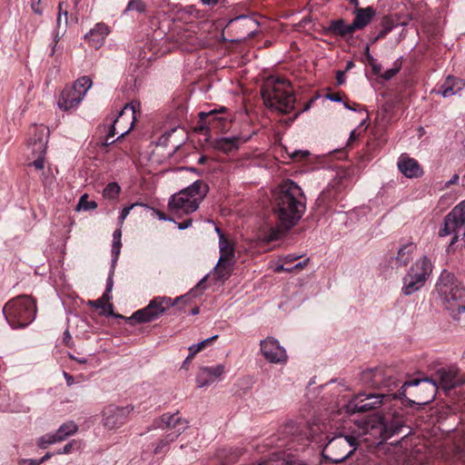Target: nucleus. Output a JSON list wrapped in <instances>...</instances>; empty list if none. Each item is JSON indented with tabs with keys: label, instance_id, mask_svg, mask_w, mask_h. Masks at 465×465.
<instances>
[{
	"label": "nucleus",
	"instance_id": "obj_13",
	"mask_svg": "<svg viewBox=\"0 0 465 465\" xmlns=\"http://www.w3.org/2000/svg\"><path fill=\"white\" fill-rule=\"evenodd\" d=\"M134 410L131 406L118 407L109 405L103 411V424L108 430L117 429L127 422L129 414Z\"/></svg>",
	"mask_w": 465,
	"mask_h": 465
},
{
	"label": "nucleus",
	"instance_id": "obj_17",
	"mask_svg": "<svg viewBox=\"0 0 465 465\" xmlns=\"http://www.w3.org/2000/svg\"><path fill=\"white\" fill-rule=\"evenodd\" d=\"M49 130L43 124L32 125L28 132V144L34 153H45Z\"/></svg>",
	"mask_w": 465,
	"mask_h": 465
},
{
	"label": "nucleus",
	"instance_id": "obj_45",
	"mask_svg": "<svg viewBox=\"0 0 465 465\" xmlns=\"http://www.w3.org/2000/svg\"><path fill=\"white\" fill-rule=\"evenodd\" d=\"M300 258H301V256L292 253V254H287V255L283 256L282 258H281V261H282L284 262V264L288 265V264L292 263L293 262L297 261Z\"/></svg>",
	"mask_w": 465,
	"mask_h": 465
},
{
	"label": "nucleus",
	"instance_id": "obj_32",
	"mask_svg": "<svg viewBox=\"0 0 465 465\" xmlns=\"http://www.w3.org/2000/svg\"><path fill=\"white\" fill-rule=\"evenodd\" d=\"M382 29L379 32V34L371 40V43L374 44L380 39L384 38L394 27L393 21L389 16H384L381 20Z\"/></svg>",
	"mask_w": 465,
	"mask_h": 465
},
{
	"label": "nucleus",
	"instance_id": "obj_49",
	"mask_svg": "<svg viewBox=\"0 0 465 465\" xmlns=\"http://www.w3.org/2000/svg\"><path fill=\"white\" fill-rule=\"evenodd\" d=\"M363 54H364V56L366 58V61L368 62V64H372L373 62L375 61V59H374V57L370 53V46L369 45H366Z\"/></svg>",
	"mask_w": 465,
	"mask_h": 465
},
{
	"label": "nucleus",
	"instance_id": "obj_15",
	"mask_svg": "<svg viewBox=\"0 0 465 465\" xmlns=\"http://www.w3.org/2000/svg\"><path fill=\"white\" fill-rule=\"evenodd\" d=\"M261 352L262 356L272 363H285L287 361L286 351L282 347L279 341L272 338L268 337L261 341Z\"/></svg>",
	"mask_w": 465,
	"mask_h": 465
},
{
	"label": "nucleus",
	"instance_id": "obj_3",
	"mask_svg": "<svg viewBox=\"0 0 465 465\" xmlns=\"http://www.w3.org/2000/svg\"><path fill=\"white\" fill-rule=\"evenodd\" d=\"M272 210L282 227L290 230L302 219L306 211V196L293 181L287 180L273 191Z\"/></svg>",
	"mask_w": 465,
	"mask_h": 465
},
{
	"label": "nucleus",
	"instance_id": "obj_2",
	"mask_svg": "<svg viewBox=\"0 0 465 465\" xmlns=\"http://www.w3.org/2000/svg\"><path fill=\"white\" fill-rule=\"evenodd\" d=\"M404 422V416L396 411L374 415L361 422L357 421L359 429L357 436L343 432H339L331 438L327 435L328 442L323 448L322 457L325 461L341 464L353 455L360 444L361 435L369 434L382 442L399 434Z\"/></svg>",
	"mask_w": 465,
	"mask_h": 465
},
{
	"label": "nucleus",
	"instance_id": "obj_20",
	"mask_svg": "<svg viewBox=\"0 0 465 465\" xmlns=\"http://www.w3.org/2000/svg\"><path fill=\"white\" fill-rule=\"evenodd\" d=\"M224 371L225 367L223 364H217L211 367L204 366L200 368L196 376L197 386L203 388L211 385L216 380L220 379Z\"/></svg>",
	"mask_w": 465,
	"mask_h": 465
},
{
	"label": "nucleus",
	"instance_id": "obj_21",
	"mask_svg": "<svg viewBox=\"0 0 465 465\" xmlns=\"http://www.w3.org/2000/svg\"><path fill=\"white\" fill-rule=\"evenodd\" d=\"M401 173L408 178H418L423 173L422 168L417 160L406 154H401L397 163Z\"/></svg>",
	"mask_w": 465,
	"mask_h": 465
},
{
	"label": "nucleus",
	"instance_id": "obj_41",
	"mask_svg": "<svg viewBox=\"0 0 465 465\" xmlns=\"http://www.w3.org/2000/svg\"><path fill=\"white\" fill-rule=\"evenodd\" d=\"M38 156L37 158L30 163V165L34 166L36 170H42L45 166V159L44 154L45 153H36Z\"/></svg>",
	"mask_w": 465,
	"mask_h": 465
},
{
	"label": "nucleus",
	"instance_id": "obj_44",
	"mask_svg": "<svg viewBox=\"0 0 465 465\" xmlns=\"http://www.w3.org/2000/svg\"><path fill=\"white\" fill-rule=\"evenodd\" d=\"M75 444V441L73 440L71 442L66 443L63 449L58 450L55 454H67L70 453Z\"/></svg>",
	"mask_w": 465,
	"mask_h": 465
},
{
	"label": "nucleus",
	"instance_id": "obj_9",
	"mask_svg": "<svg viewBox=\"0 0 465 465\" xmlns=\"http://www.w3.org/2000/svg\"><path fill=\"white\" fill-rule=\"evenodd\" d=\"M403 386H422L430 387L431 397L433 398L438 388H441L446 392L457 388L463 389L465 386V374L460 373L457 369H444L438 370L430 378L423 380L413 379L405 381Z\"/></svg>",
	"mask_w": 465,
	"mask_h": 465
},
{
	"label": "nucleus",
	"instance_id": "obj_30",
	"mask_svg": "<svg viewBox=\"0 0 465 465\" xmlns=\"http://www.w3.org/2000/svg\"><path fill=\"white\" fill-rule=\"evenodd\" d=\"M78 430V426L74 421H68L62 424L54 432L59 442L66 440L69 436L74 434Z\"/></svg>",
	"mask_w": 465,
	"mask_h": 465
},
{
	"label": "nucleus",
	"instance_id": "obj_8",
	"mask_svg": "<svg viewBox=\"0 0 465 465\" xmlns=\"http://www.w3.org/2000/svg\"><path fill=\"white\" fill-rule=\"evenodd\" d=\"M204 282L205 278L200 281L199 283L187 294L180 296L173 301L170 297L166 296L154 297L149 302L147 306L134 312L129 318V321H134L137 323H147L157 320L160 316L165 313L168 309L175 305L178 301L187 299L190 296L195 297L202 294L205 288L203 285Z\"/></svg>",
	"mask_w": 465,
	"mask_h": 465
},
{
	"label": "nucleus",
	"instance_id": "obj_33",
	"mask_svg": "<svg viewBox=\"0 0 465 465\" xmlns=\"http://www.w3.org/2000/svg\"><path fill=\"white\" fill-rule=\"evenodd\" d=\"M146 11V5L142 0H130L127 4L125 9L124 10V15H128L131 12H136L139 14L144 13Z\"/></svg>",
	"mask_w": 465,
	"mask_h": 465
},
{
	"label": "nucleus",
	"instance_id": "obj_26",
	"mask_svg": "<svg viewBox=\"0 0 465 465\" xmlns=\"http://www.w3.org/2000/svg\"><path fill=\"white\" fill-rule=\"evenodd\" d=\"M216 232L219 234V249L220 258L222 262H234V242L231 241L220 228L216 227Z\"/></svg>",
	"mask_w": 465,
	"mask_h": 465
},
{
	"label": "nucleus",
	"instance_id": "obj_34",
	"mask_svg": "<svg viewBox=\"0 0 465 465\" xmlns=\"http://www.w3.org/2000/svg\"><path fill=\"white\" fill-rule=\"evenodd\" d=\"M121 187L115 182L109 183L104 189L103 195L109 200H114L119 196Z\"/></svg>",
	"mask_w": 465,
	"mask_h": 465
},
{
	"label": "nucleus",
	"instance_id": "obj_22",
	"mask_svg": "<svg viewBox=\"0 0 465 465\" xmlns=\"http://www.w3.org/2000/svg\"><path fill=\"white\" fill-rule=\"evenodd\" d=\"M354 29L351 24L347 25L343 19L331 20L329 25L323 28L325 35L340 36L342 38L351 37Z\"/></svg>",
	"mask_w": 465,
	"mask_h": 465
},
{
	"label": "nucleus",
	"instance_id": "obj_39",
	"mask_svg": "<svg viewBox=\"0 0 465 465\" xmlns=\"http://www.w3.org/2000/svg\"><path fill=\"white\" fill-rule=\"evenodd\" d=\"M173 440H169V438H167V435L159 440V442L154 447L153 452L155 454H163L165 453L168 450V445L170 442H173Z\"/></svg>",
	"mask_w": 465,
	"mask_h": 465
},
{
	"label": "nucleus",
	"instance_id": "obj_10",
	"mask_svg": "<svg viewBox=\"0 0 465 465\" xmlns=\"http://www.w3.org/2000/svg\"><path fill=\"white\" fill-rule=\"evenodd\" d=\"M432 272V264L428 257L423 256L417 260L402 278L401 292L411 295L420 290Z\"/></svg>",
	"mask_w": 465,
	"mask_h": 465
},
{
	"label": "nucleus",
	"instance_id": "obj_58",
	"mask_svg": "<svg viewBox=\"0 0 465 465\" xmlns=\"http://www.w3.org/2000/svg\"><path fill=\"white\" fill-rule=\"evenodd\" d=\"M192 222H193L192 219H186L183 223H179V228L180 229H186L189 226H191Z\"/></svg>",
	"mask_w": 465,
	"mask_h": 465
},
{
	"label": "nucleus",
	"instance_id": "obj_11",
	"mask_svg": "<svg viewBox=\"0 0 465 465\" xmlns=\"http://www.w3.org/2000/svg\"><path fill=\"white\" fill-rule=\"evenodd\" d=\"M93 81L89 76L78 78L72 86H66L62 91L58 106L64 111L77 106L84 99L86 92L92 87Z\"/></svg>",
	"mask_w": 465,
	"mask_h": 465
},
{
	"label": "nucleus",
	"instance_id": "obj_23",
	"mask_svg": "<svg viewBox=\"0 0 465 465\" xmlns=\"http://www.w3.org/2000/svg\"><path fill=\"white\" fill-rule=\"evenodd\" d=\"M108 34V26L104 23H98L84 35V39L91 47L98 49L104 45Z\"/></svg>",
	"mask_w": 465,
	"mask_h": 465
},
{
	"label": "nucleus",
	"instance_id": "obj_29",
	"mask_svg": "<svg viewBox=\"0 0 465 465\" xmlns=\"http://www.w3.org/2000/svg\"><path fill=\"white\" fill-rule=\"evenodd\" d=\"M234 262H222L221 259H219L218 263L216 264L214 268V277L217 281H225L230 278L232 268H233Z\"/></svg>",
	"mask_w": 465,
	"mask_h": 465
},
{
	"label": "nucleus",
	"instance_id": "obj_5",
	"mask_svg": "<svg viewBox=\"0 0 465 465\" xmlns=\"http://www.w3.org/2000/svg\"><path fill=\"white\" fill-rule=\"evenodd\" d=\"M3 313L13 329H24L36 317V299L28 294L15 296L5 304Z\"/></svg>",
	"mask_w": 465,
	"mask_h": 465
},
{
	"label": "nucleus",
	"instance_id": "obj_54",
	"mask_svg": "<svg viewBox=\"0 0 465 465\" xmlns=\"http://www.w3.org/2000/svg\"><path fill=\"white\" fill-rule=\"evenodd\" d=\"M336 80L338 84H343L345 82L344 73L341 71L337 72Z\"/></svg>",
	"mask_w": 465,
	"mask_h": 465
},
{
	"label": "nucleus",
	"instance_id": "obj_64",
	"mask_svg": "<svg viewBox=\"0 0 465 465\" xmlns=\"http://www.w3.org/2000/svg\"><path fill=\"white\" fill-rule=\"evenodd\" d=\"M207 161H208V157H207V156L203 155V156H201V157L199 158V160H198V163H199V164H204V163H207Z\"/></svg>",
	"mask_w": 465,
	"mask_h": 465
},
{
	"label": "nucleus",
	"instance_id": "obj_25",
	"mask_svg": "<svg viewBox=\"0 0 465 465\" xmlns=\"http://www.w3.org/2000/svg\"><path fill=\"white\" fill-rule=\"evenodd\" d=\"M465 87V81L460 77L448 75L440 84L438 94L443 97L452 96L460 92Z\"/></svg>",
	"mask_w": 465,
	"mask_h": 465
},
{
	"label": "nucleus",
	"instance_id": "obj_36",
	"mask_svg": "<svg viewBox=\"0 0 465 465\" xmlns=\"http://www.w3.org/2000/svg\"><path fill=\"white\" fill-rule=\"evenodd\" d=\"M59 442L55 434L47 433L43 435L37 440V446L41 449H46L49 445Z\"/></svg>",
	"mask_w": 465,
	"mask_h": 465
},
{
	"label": "nucleus",
	"instance_id": "obj_53",
	"mask_svg": "<svg viewBox=\"0 0 465 465\" xmlns=\"http://www.w3.org/2000/svg\"><path fill=\"white\" fill-rule=\"evenodd\" d=\"M344 105L346 108H348L350 110L356 111L358 107H361V110L365 111V109L363 107H361L360 104H358L354 102L353 103H345Z\"/></svg>",
	"mask_w": 465,
	"mask_h": 465
},
{
	"label": "nucleus",
	"instance_id": "obj_60",
	"mask_svg": "<svg viewBox=\"0 0 465 465\" xmlns=\"http://www.w3.org/2000/svg\"><path fill=\"white\" fill-rule=\"evenodd\" d=\"M113 237H114V241H121V237H122V232H121V229H117L114 232V234H113Z\"/></svg>",
	"mask_w": 465,
	"mask_h": 465
},
{
	"label": "nucleus",
	"instance_id": "obj_42",
	"mask_svg": "<svg viewBox=\"0 0 465 465\" xmlns=\"http://www.w3.org/2000/svg\"><path fill=\"white\" fill-rule=\"evenodd\" d=\"M121 247H122V242L121 241L117 240V241H114L113 242V246H112V253L114 257V261H116L118 259V256L120 254V251H121Z\"/></svg>",
	"mask_w": 465,
	"mask_h": 465
},
{
	"label": "nucleus",
	"instance_id": "obj_37",
	"mask_svg": "<svg viewBox=\"0 0 465 465\" xmlns=\"http://www.w3.org/2000/svg\"><path fill=\"white\" fill-rule=\"evenodd\" d=\"M96 207H97V203L94 201H88L87 194L82 195L78 202V204H77V208L79 210H84V211L94 210Z\"/></svg>",
	"mask_w": 465,
	"mask_h": 465
},
{
	"label": "nucleus",
	"instance_id": "obj_61",
	"mask_svg": "<svg viewBox=\"0 0 465 465\" xmlns=\"http://www.w3.org/2000/svg\"><path fill=\"white\" fill-rule=\"evenodd\" d=\"M203 5L214 6L218 4L219 0H201Z\"/></svg>",
	"mask_w": 465,
	"mask_h": 465
},
{
	"label": "nucleus",
	"instance_id": "obj_35",
	"mask_svg": "<svg viewBox=\"0 0 465 465\" xmlns=\"http://www.w3.org/2000/svg\"><path fill=\"white\" fill-rule=\"evenodd\" d=\"M402 63L401 59H397L393 63V66L391 69L386 70L383 74H381V78L385 81H389L392 79L401 69Z\"/></svg>",
	"mask_w": 465,
	"mask_h": 465
},
{
	"label": "nucleus",
	"instance_id": "obj_50",
	"mask_svg": "<svg viewBox=\"0 0 465 465\" xmlns=\"http://www.w3.org/2000/svg\"><path fill=\"white\" fill-rule=\"evenodd\" d=\"M370 65L371 66V71H372L373 74L381 77V65L380 64H377L376 61H374L373 64H370Z\"/></svg>",
	"mask_w": 465,
	"mask_h": 465
},
{
	"label": "nucleus",
	"instance_id": "obj_38",
	"mask_svg": "<svg viewBox=\"0 0 465 465\" xmlns=\"http://www.w3.org/2000/svg\"><path fill=\"white\" fill-rule=\"evenodd\" d=\"M88 304L92 307H94L96 309H103L104 310L105 307L107 306L108 307V312H107V314L108 315H114V311H113V305L112 304H105V302L103 301V299H98V300H95V301H89L88 302Z\"/></svg>",
	"mask_w": 465,
	"mask_h": 465
},
{
	"label": "nucleus",
	"instance_id": "obj_55",
	"mask_svg": "<svg viewBox=\"0 0 465 465\" xmlns=\"http://www.w3.org/2000/svg\"><path fill=\"white\" fill-rule=\"evenodd\" d=\"M459 180H460L459 174H454L452 176V178L449 182H447L446 186L450 187V185L456 184V183H458Z\"/></svg>",
	"mask_w": 465,
	"mask_h": 465
},
{
	"label": "nucleus",
	"instance_id": "obj_51",
	"mask_svg": "<svg viewBox=\"0 0 465 465\" xmlns=\"http://www.w3.org/2000/svg\"><path fill=\"white\" fill-rule=\"evenodd\" d=\"M19 465H40V462L38 460L27 459L22 460L19 462Z\"/></svg>",
	"mask_w": 465,
	"mask_h": 465
},
{
	"label": "nucleus",
	"instance_id": "obj_6",
	"mask_svg": "<svg viewBox=\"0 0 465 465\" xmlns=\"http://www.w3.org/2000/svg\"><path fill=\"white\" fill-rule=\"evenodd\" d=\"M446 309L451 312L454 319L465 312V287L456 276L443 271L436 284Z\"/></svg>",
	"mask_w": 465,
	"mask_h": 465
},
{
	"label": "nucleus",
	"instance_id": "obj_7",
	"mask_svg": "<svg viewBox=\"0 0 465 465\" xmlns=\"http://www.w3.org/2000/svg\"><path fill=\"white\" fill-rule=\"evenodd\" d=\"M209 186L202 180H197L190 186L174 193L169 203L168 209L173 215L182 216L195 212L206 196Z\"/></svg>",
	"mask_w": 465,
	"mask_h": 465
},
{
	"label": "nucleus",
	"instance_id": "obj_4",
	"mask_svg": "<svg viewBox=\"0 0 465 465\" xmlns=\"http://www.w3.org/2000/svg\"><path fill=\"white\" fill-rule=\"evenodd\" d=\"M266 106L287 114L294 108L295 97L291 83L282 78L270 77L261 89Z\"/></svg>",
	"mask_w": 465,
	"mask_h": 465
},
{
	"label": "nucleus",
	"instance_id": "obj_59",
	"mask_svg": "<svg viewBox=\"0 0 465 465\" xmlns=\"http://www.w3.org/2000/svg\"><path fill=\"white\" fill-rule=\"evenodd\" d=\"M31 7H32V10H33L35 14H39V15H41V14H42L41 9L39 8V1H38L37 3L33 2V3H32V5H31Z\"/></svg>",
	"mask_w": 465,
	"mask_h": 465
},
{
	"label": "nucleus",
	"instance_id": "obj_19",
	"mask_svg": "<svg viewBox=\"0 0 465 465\" xmlns=\"http://www.w3.org/2000/svg\"><path fill=\"white\" fill-rule=\"evenodd\" d=\"M417 250L414 242H410L403 244L397 252L396 255L391 254L388 260L391 268H401L407 266L413 259V254Z\"/></svg>",
	"mask_w": 465,
	"mask_h": 465
},
{
	"label": "nucleus",
	"instance_id": "obj_63",
	"mask_svg": "<svg viewBox=\"0 0 465 465\" xmlns=\"http://www.w3.org/2000/svg\"><path fill=\"white\" fill-rule=\"evenodd\" d=\"M57 48H58V43H54L53 42V45L51 47V54H50V55L53 56L56 53Z\"/></svg>",
	"mask_w": 465,
	"mask_h": 465
},
{
	"label": "nucleus",
	"instance_id": "obj_40",
	"mask_svg": "<svg viewBox=\"0 0 465 465\" xmlns=\"http://www.w3.org/2000/svg\"><path fill=\"white\" fill-rule=\"evenodd\" d=\"M63 6H64V2H60L58 5V15H57V19H56L57 27H60V25H61L63 15L64 18V23L67 24V20H68L67 10L66 9L64 10Z\"/></svg>",
	"mask_w": 465,
	"mask_h": 465
},
{
	"label": "nucleus",
	"instance_id": "obj_31",
	"mask_svg": "<svg viewBox=\"0 0 465 465\" xmlns=\"http://www.w3.org/2000/svg\"><path fill=\"white\" fill-rule=\"evenodd\" d=\"M218 338V335H214L209 339H206L197 344H193L189 347V355L187 356L188 361H193L194 356L204 350L207 346L212 344L216 339Z\"/></svg>",
	"mask_w": 465,
	"mask_h": 465
},
{
	"label": "nucleus",
	"instance_id": "obj_16",
	"mask_svg": "<svg viewBox=\"0 0 465 465\" xmlns=\"http://www.w3.org/2000/svg\"><path fill=\"white\" fill-rule=\"evenodd\" d=\"M157 426L170 430L171 432L167 434V438H169V440H174L182 432L185 430L187 428V421L179 416L178 413L172 415L169 413H164L160 418Z\"/></svg>",
	"mask_w": 465,
	"mask_h": 465
},
{
	"label": "nucleus",
	"instance_id": "obj_47",
	"mask_svg": "<svg viewBox=\"0 0 465 465\" xmlns=\"http://www.w3.org/2000/svg\"><path fill=\"white\" fill-rule=\"evenodd\" d=\"M309 261L310 259L306 258L304 261L296 263L294 266H292V272L304 269L307 266Z\"/></svg>",
	"mask_w": 465,
	"mask_h": 465
},
{
	"label": "nucleus",
	"instance_id": "obj_48",
	"mask_svg": "<svg viewBox=\"0 0 465 465\" xmlns=\"http://www.w3.org/2000/svg\"><path fill=\"white\" fill-rule=\"evenodd\" d=\"M326 98L333 102H341L342 99L341 93H329L326 94Z\"/></svg>",
	"mask_w": 465,
	"mask_h": 465
},
{
	"label": "nucleus",
	"instance_id": "obj_43",
	"mask_svg": "<svg viewBox=\"0 0 465 465\" xmlns=\"http://www.w3.org/2000/svg\"><path fill=\"white\" fill-rule=\"evenodd\" d=\"M137 205V203H133L129 206H125L122 212H121V214L119 216V222L120 223H123L124 221L125 220V218L128 216V214L130 213L131 210L135 206Z\"/></svg>",
	"mask_w": 465,
	"mask_h": 465
},
{
	"label": "nucleus",
	"instance_id": "obj_56",
	"mask_svg": "<svg viewBox=\"0 0 465 465\" xmlns=\"http://www.w3.org/2000/svg\"><path fill=\"white\" fill-rule=\"evenodd\" d=\"M64 376L65 378V381H66V383L68 386H71L74 382V379L71 374H69L67 372H64Z\"/></svg>",
	"mask_w": 465,
	"mask_h": 465
},
{
	"label": "nucleus",
	"instance_id": "obj_28",
	"mask_svg": "<svg viewBox=\"0 0 465 465\" xmlns=\"http://www.w3.org/2000/svg\"><path fill=\"white\" fill-rule=\"evenodd\" d=\"M241 143V139L238 136L224 137L218 139L214 142V149L223 152L224 153H230L237 151Z\"/></svg>",
	"mask_w": 465,
	"mask_h": 465
},
{
	"label": "nucleus",
	"instance_id": "obj_24",
	"mask_svg": "<svg viewBox=\"0 0 465 465\" xmlns=\"http://www.w3.org/2000/svg\"><path fill=\"white\" fill-rule=\"evenodd\" d=\"M354 19L351 23V25L355 31L362 30L365 28L374 18L376 15V10L372 6H368L365 8L357 7L353 11Z\"/></svg>",
	"mask_w": 465,
	"mask_h": 465
},
{
	"label": "nucleus",
	"instance_id": "obj_62",
	"mask_svg": "<svg viewBox=\"0 0 465 465\" xmlns=\"http://www.w3.org/2000/svg\"><path fill=\"white\" fill-rule=\"evenodd\" d=\"M53 456V453L51 452H47L44 457H42L39 460L40 464H42L43 462L48 460L49 459H51V457Z\"/></svg>",
	"mask_w": 465,
	"mask_h": 465
},
{
	"label": "nucleus",
	"instance_id": "obj_27",
	"mask_svg": "<svg viewBox=\"0 0 465 465\" xmlns=\"http://www.w3.org/2000/svg\"><path fill=\"white\" fill-rule=\"evenodd\" d=\"M326 430L327 425L325 423L319 421L308 423V426L303 431L304 438L302 439V440L305 441L303 444L308 445L311 441H320L321 440H319L318 437Z\"/></svg>",
	"mask_w": 465,
	"mask_h": 465
},
{
	"label": "nucleus",
	"instance_id": "obj_14",
	"mask_svg": "<svg viewBox=\"0 0 465 465\" xmlns=\"http://www.w3.org/2000/svg\"><path fill=\"white\" fill-rule=\"evenodd\" d=\"M342 188L343 185L341 181H338L330 184L321 193L315 202V207L319 210L321 215L326 213L334 202L342 198L341 195Z\"/></svg>",
	"mask_w": 465,
	"mask_h": 465
},
{
	"label": "nucleus",
	"instance_id": "obj_12",
	"mask_svg": "<svg viewBox=\"0 0 465 465\" xmlns=\"http://www.w3.org/2000/svg\"><path fill=\"white\" fill-rule=\"evenodd\" d=\"M225 111V107H222L219 111L199 113V120L194 126V131L202 134L225 132L229 128V122L227 117L221 115V113Z\"/></svg>",
	"mask_w": 465,
	"mask_h": 465
},
{
	"label": "nucleus",
	"instance_id": "obj_52",
	"mask_svg": "<svg viewBox=\"0 0 465 465\" xmlns=\"http://www.w3.org/2000/svg\"><path fill=\"white\" fill-rule=\"evenodd\" d=\"M275 272H278V273L282 272H292V269L286 268V264H284V262H282V264H278L276 266Z\"/></svg>",
	"mask_w": 465,
	"mask_h": 465
},
{
	"label": "nucleus",
	"instance_id": "obj_18",
	"mask_svg": "<svg viewBox=\"0 0 465 465\" xmlns=\"http://www.w3.org/2000/svg\"><path fill=\"white\" fill-rule=\"evenodd\" d=\"M131 113V115H132V118H133V122L131 124V127L124 134H122V135L120 137L117 138V140H119L121 137H124L126 134H128L134 127V122L136 120V117H135V107L134 104H125V106L117 114V115H112V116H107L105 121H108L110 120L111 121V124H110V126H109V131H108V134L104 139V142H103L102 145L104 147H107L109 146L110 144H112L113 143H114V141L113 142H109V139L113 136H114L116 134V131H115V124H117L118 122V119L120 117H123L124 114H126L127 113Z\"/></svg>",
	"mask_w": 465,
	"mask_h": 465
},
{
	"label": "nucleus",
	"instance_id": "obj_46",
	"mask_svg": "<svg viewBox=\"0 0 465 465\" xmlns=\"http://www.w3.org/2000/svg\"><path fill=\"white\" fill-rule=\"evenodd\" d=\"M282 232L279 230H272L266 236L268 242L278 240L281 237Z\"/></svg>",
	"mask_w": 465,
	"mask_h": 465
},
{
	"label": "nucleus",
	"instance_id": "obj_1",
	"mask_svg": "<svg viewBox=\"0 0 465 465\" xmlns=\"http://www.w3.org/2000/svg\"><path fill=\"white\" fill-rule=\"evenodd\" d=\"M403 375L400 374L393 367H378L362 371L361 376V382L376 390L379 393H359L353 395L351 399L346 401V396H342V401L339 399L340 393L345 391L343 385H337L331 397L335 398L331 402L333 407H330L331 411L338 408V413H344L351 416L355 413H363L378 408L381 402L391 400H402L406 396V388L403 386Z\"/></svg>",
	"mask_w": 465,
	"mask_h": 465
},
{
	"label": "nucleus",
	"instance_id": "obj_57",
	"mask_svg": "<svg viewBox=\"0 0 465 465\" xmlns=\"http://www.w3.org/2000/svg\"><path fill=\"white\" fill-rule=\"evenodd\" d=\"M72 341V337L68 331H65L64 333V342L66 346H71L70 341Z\"/></svg>",
	"mask_w": 465,
	"mask_h": 465
}]
</instances>
